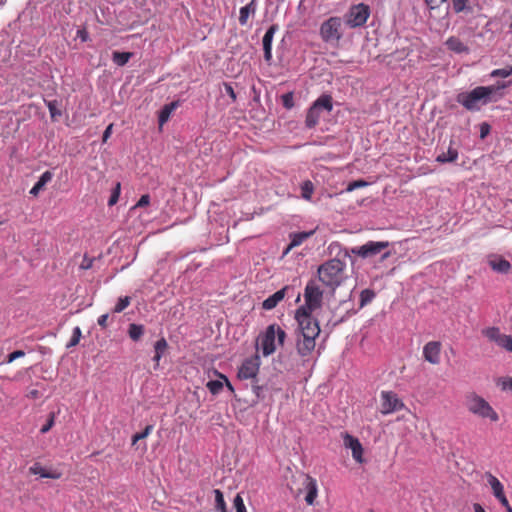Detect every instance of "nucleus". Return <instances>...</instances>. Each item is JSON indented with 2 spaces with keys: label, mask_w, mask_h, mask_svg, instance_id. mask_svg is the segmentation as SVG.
<instances>
[{
  "label": "nucleus",
  "mask_w": 512,
  "mask_h": 512,
  "mask_svg": "<svg viewBox=\"0 0 512 512\" xmlns=\"http://www.w3.org/2000/svg\"><path fill=\"white\" fill-rule=\"evenodd\" d=\"M502 506L505 508L506 512H512V507L509 501L506 504H502Z\"/></svg>",
  "instance_id": "680f3d73"
},
{
  "label": "nucleus",
  "mask_w": 512,
  "mask_h": 512,
  "mask_svg": "<svg viewBox=\"0 0 512 512\" xmlns=\"http://www.w3.org/2000/svg\"><path fill=\"white\" fill-rule=\"evenodd\" d=\"M314 192L313 183L310 180L304 181L301 185V196L305 200H310Z\"/></svg>",
  "instance_id": "7c9ffc66"
},
{
  "label": "nucleus",
  "mask_w": 512,
  "mask_h": 512,
  "mask_svg": "<svg viewBox=\"0 0 512 512\" xmlns=\"http://www.w3.org/2000/svg\"><path fill=\"white\" fill-rule=\"evenodd\" d=\"M314 230L308 231V232H298V233H292L290 234L291 242L288 245L286 251L284 254H287L291 249L294 247H297L301 245L305 240L310 238L314 234Z\"/></svg>",
  "instance_id": "412c9836"
},
{
  "label": "nucleus",
  "mask_w": 512,
  "mask_h": 512,
  "mask_svg": "<svg viewBox=\"0 0 512 512\" xmlns=\"http://www.w3.org/2000/svg\"><path fill=\"white\" fill-rule=\"evenodd\" d=\"M168 344L165 338H161L158 341H156L154 345L155 355L153 357V360L156 362V364H159V361L161 357L165 354L167 351Z\"/></svg>",
  "instance_id": "a878e982"
},
{
  "label": "nucleus",
  "mask_w": 512,
  "mask_h": 512,
  "mask_svg": "<svg viewBox=\"0 0 512 512\" xmlns=\"http://www.w3.org/2000/svg\"><path fill=\"white\" fill-rule=\"evenodd\" d=\"M391 253L388 251V252H385L383 255H382V260H385L387 259L388 257H390Z\"/></svg>",
  "instance_id": "e2e57ef3"
},
{
  "label": "nucleus",
  "mask_w": 512,
  "mask_h": 512,
  "mask_svg": "<svg viewBox=\"0 0 512 512\" xmlns=\"http://www.w3.org/2000/svg\"><path fill=\"white\" fill-rule=\"evenodd\" d=\"M149 203H150V196L148 194L142 195L140 197V199L138 200L137 204L135 205V208L147 206V205H149Z\"/></svg>",
  "instance_id": "09e8293b"
},
{
  "label": "nucleus",
  "mask_w": 512,
  "mask_h": 512,
  "mask_svg": "<svg viewBox=\"0 0 512 512\" xmlns=\"http://www.w3.org/2000/svg\"><path fill=\"white\" fill-rule=\"evenodd\" d=\"M54 417H55V416H54V414H53V413H52V414H50V416H49V419H48L47 423H46L44 426H42V428H41V430H40V432H41L42 434L47 433V432H48V431L53 427V425H54Z\"/></svg>",
  "instance_id": "a18cd8bd"
},
{
  "label": "nucleus",
  "mask_w": 512,
  "mask_h": 512,
  "mask_svg": "<svg viewBox=\"0 0 512 512\" xmlns=\"http://www.w3.org/2000/svg\"><path fill=\"white\" fill-rule=\"evenodd\" d=\"M290 490L299 496L302 493H306L305 501L308 505H313L318 496V485L315 478L309 474L300 472L292 477L290 482Z\"/></svg>",
  "instance_id": "20e7f679"
},
{
  "label": "nucleus",
  "mask_w": 512,
  "mask_h": 512,
  "mask_svg": "<svg viewBox=\"0 0 512 512\" xmlns=\"http://www.w3.org/2000/svg\"><path fill=\"white\" fill-rule=\"evenodd\" d=\"M473 509L474 512H485L484 508L479 503H475Z\"/></svg>",
  "instance_id": "052dcab7"
},
{
  "label": "nucleus",
  "mask_w": 512,
  "mask_h": 512,
  "mask_svg": "<svg viewBox=\"0 0 512 512\" xmlns=\"http://www.w3.org/2000/svg\"><path fill=\"white\" fill-rule=\"evenodd\" d=\"M388 246V241H368L362 246L351 248V253L365 259L381 253Z\"/></svg>",
  "instance_id": "9d476101"
},
{
  "label": "nucleus",
  "mask_w": 512,
  "mask_h": 512,
  "mask_svg": "<svg viewBox=\"0 0 512 512\" xmlns=\"http://www.w3.org/2000/svg\"><path fill=\"white\" fill-rule=\"evenodd\" d=\"M286 337V332L279 325H269L258 338L263 356L267 357L276 351V340L279 346H283Z\"/></svg>",
  "instance_id": "423d86ee"
},
{
  "label": "nucleus",
  "mask_w": 512,
  "mask_h": 512,
  "mask_svg": "<svg viewBox=\"0 0 512 512\" xmlns=\"http://www.w3.org/2000/svg\"><path fill=\"white\" fill-rule=\"evenodd\" d=\"M132 52H119L114 51L112 54V60L117 66H124L128 63V61L132 58Z\"/></svg>",
  "instance_id": "bb28decb"
},
{
  "label": "nucleus",
  "mask_w": 512,
  "mask_h": 512,
  "mask_svg": "<svg viewBox=\"0 0 512 512\" xmlns=\"http://www.w3.org/2000/svg\"><path fill=\"white\" fill-rule=\"evenodd\" d=\"M153 431V425H147L142 432L136 433L132 437V444L137 443L139 440L145 439Z\"/></svg>",
  "instance_id": "c9c22d12"
},
{
  "label": "nucleus",
  "mask_w": 512,
  "mask_h": 512,
  "mask_svg": "<svg viewBox=\"0 0 512 512\" xmlns=\"http://www.w3.org/2000/svg\"><path fill=\"white\" fill-rule=\"evenodd\" d=\"M53 178V174L50 171H45L36 182V184L30 190V194L37 196L41 190L44 189L45 185L50 182Z\"/></svg>",
  "instance_id": "5701e85b"
},
{
  "label": "nucleus",
  "mask_w": 512,
  "mask_h": 512,
  "mask_svg": "<svg viewBox=\"0 0 512 512\" xmlns=\"http://www.w3.org/2000/svg\"><path fill=\"white\" fill-rule=\"evenodd\" d=\"M177 106H178V102H171V103L165 105L161 109V111L159 113V118H158L160 127L163 126L168 121L171 113L177 108Z\"/></svg>",
  "instance_id": "393cba45"
},
{
  "label": "nucleus",
  "mask_w": 512,
  "mask_h": 512,
  "mask_svg": "<svg viewBox=\"0 0 512 512\" xmlns=\"http://www.w3.org/2000/svg\"><path fill=\"white\" fill-rule=\"evenodd\" d=\"M262 389H263V387L258 384H253V386H252V391L255 394L257 401L263 399Z\"/></svg>",
  "instance_id": "3c124183"
},
{
  "label": "nucleus",
  "mask_w": 512,
  "mask_h": 512,
  "mask_svg": "<svg viewBox=\"0 0 512 512\" xmlns=\"http://www.w3.org/2000/svg\"><path fill=\"white\" fill-rule=\"evenodd\" d=\"M507 86L508 84L500 82L496 85L478 86L471 91L459 93L456 100L468 111H479L482 106L497 101L498 98L494 96Z\"/></svg>",
  "instance_id": "f03ea898"
},
{
  "label": "nucleus",
  "mask_w": 512,
  "mask_h": 512,
  "mask_svg": "<svg viewBox=\"0 0 512 512\" xmlns=\"http://www.w3.org/2000/svg\"><path fill=\"white\" fill-rule=\"evenodd\" d=\"M26 396L30 399H38L40 397V392L37 389H31L27 392Z\"/></svg>",
  "instance_id": "4d7b16f0"
},
{
  "label": "nucleus",
  "mask_w": 512,
  "mask_h": 512,
  "mask_svg": "<svg viewBox=\"0 0 512 512\" xmlns=\"http://www.w3.org/2000/svg\"><path fill=\"white\" fill-rule=\"evenodd\" d=\"M369 15V7L363 3H360L350 8L347 14L346 22L350 27H360L366 23Z\"/></svg>",
  "instance_id": "f8f14e48"
},
{
  "label": "nucleus",
  "mask_w": 512,
  "mask_h": 512,
  "mask_svg": "<svg viewBox=\"0 0 512 512\" xmlns=\"http://www.w3.org/2000/svg\"><path fill=\"white\" fill-rule=\"evenodd\" d=\"M485 476L488 481V484L492 489V494L494 495V497L501 503V505L506 504L508 502V499L505 495L503 484L499 481V479L496 476H494L490 472H487Z\"/></svg>",
  "instance_id": "dca6fc26"
},
{
  "label": "nucleus",
  "mask_w": 512,
  "mask_h": 512,
  "mask_svg": "<svg viewBox=\"0 0 512 512\" xmlns=\"http://www.w3.org/2000/svg\"><path fill=\"white\" fill-rule=\"evenodd\" d=\"M47 108L49 110L50 116L52 120H56L58 117L62 115V112L60 109H58V103L57 101H48L46 102Z\"/></svg>",
  "instance_id": "473e14b6"
},
{
  "label": "nucleus",
  "mask_w": 512,
  "mask_h": 512,
  "mask_svg": "<svg viewBox=\"0 0 512 512\" xmlns=\"http://www.w3.org/2000/svg\"><path fill=\"white\" fill-rule=\"evenodd\" d=\"M283 106L291 109L294 106L293 94L291 92L282 95Z\"/></svg>",
  "instance_id": "79ce46f5"
},
{
  "label": "nucleus",
  "mask_w": 512,
  "mask_h": 512,
  "mask_svg": "<svg viewBox=\"0 0 512 512\" xmlns=\"http://www.w3.org/2000/svg\"><path fill=\"white\" fill-rule=\"evenodd\" d=\"M490 131V126L487 123H483L480 127V137L485 138Z\"/></svg>",
  "instance_id": "864d4df0"
},
{
  "label": "nucleus",
  "mask_w": 512,
  "mask_h": 512,
  "mask_svg": "<svg viewBox=\"0 0 512 512\" xmlns=\"http://www.w3.org/2000/svg\"><path fill=\"white\" fill-rule=\"evenodd\" d=\"M489 265L494 271L499 273H508L511 268L510 262L502 257L489 260Z\"/></svg>",
  "instance_id": "b1692460"
},
{
  "label": "nucleus",
  "mask_w": 512,
  "mask_h": 512,
  "mask_svg": "<svg viewBox=\"0 0 512 512\" xmlns=\"http://www.w3.org/2000/svg\"><path fill=\"white\" fill-rule=\"evenodd\" d=\"M365 186H367V182L366 181H364V180H356V181H353V182L349 183L346 190L348 192H351V191H354L355 189L362 188V187H365Z\"/></svg>",
  "instance_id": "37998d69"
},
{
  "label": "nucleus",
  "mask_w": 512,
  "mask_h": 512,
  "mask_svg": "<svg viewBox=\"0 0 512 512\" xmlns=\"http://www.w3.org/2000/svg\"><path fill=\"white\" fill-rule=\"evenodd\" d=\"M215 508L220 512H228L223 493L219 489L214 490Z\"/></svg>",
  "instance_id": "c756f323"
},
{
  "label": "nucleus",
  "mask_w": 512,
  "mask_h": 512,
  "mask_svg": "<svg viewBox=\"0 0 512 512\" xmlns=\"http://www.w3.org/2000/svg\"><path fill=\"white\" fill-rule=\"evenodd\" d=\"M333 109L332 97L328 94L321 95L308 109L305 119L306 127L314 128L321 118L322 111L328 113Z\"/></svg>",
  "instance_id": "0eeeda50"
},
{
  "label": "nucleus",
  "mask_w": 512,
  "mask_h": 512,
  "mask_svg": "<svg viewBox=\"0 0 512 512\" xmlns=\"http://www.w3.org/2000/svg\"><path fill=\"white\" fill-rule=\"evenodd\" d=\"M289 290L288 286L276 291L273 295L269 296L262 303V307L265 310H272L275 308L285 297L286 292Z\"/></svg>",
  "instance_id": "a211bd4d"
},
{
  "label": "nucleus",
  "mask_w": 512,
  "mask_h": 512,
  "mask_svg": "<svg viewBox=\"0 0 512 512\" xmlns=\"http://www.w3.org/2000/svg\"><path fill=\"white\" fill-rule=\"evenodd\" d=\"M322 302L323 291L314 281H309L304 289V304L295 311V346L297 353L304 359L313 353L321 332L319 322L312 313L322 306Z\"/></svg>",
  "instance_id": "f257e3e1"
},
{
  "label": "nucleus",
  "mask_w": 512,
  "mask_h": 512,
  "mask_svg": "<svg viewBox=\"0 0 512 512\" xmlns=\"http://www.w3.org/2000/svg\"><path fill=\"white\" fill-rule=\"evenodd\" d=\"M217 374H218L219 378H220V379H222V380L224 381V383H225L226 387H227L231 392H234V388H233L232 384L230 383V381L228 380V378H227L225 375L221 374V373H217Z\"/></svg>",
  "instance_id": "6e6d98bb"
},
{
  "label": "nucleus",
  "mask_w": 512,
  "mask_h": 512,
  "mask_svg": "<svg viewBox=\"0 0 512 512\" xmlns=\"http://www.w3.org/2000/svg\"><path fill=\"white\" fill-rule=\"evenodd\" d=\"M453 145L454 141L451 140L447 151H442L440 154H438L436 161L441 164L455 162L458 159V150Z\"/></svg>",
  "instance_id": "6ab92c4d"
},
{
  "label": "nucleus",
  "mask_w": 512,
  "mask_h": 512,
  "mask_svg": "<svg viewBox=\"0 0 512 512\" xmlns=\"http://www.w3.org/2000/svg\"><path fill=\"white\" fill-rule=\"evenodd\" d=\"M442 345L439 341H430L423 347V358L433 365H438L441 360Z\"/></svg>",
  "instance_id": "4468645a"
},
{
  "label": "nucleus",
  "mask_w": 512,
  "mask_h": 512,
  "mask_svg": "<svg viewBox=\"0 0 512 512\" xmlns=\"http://www.w3.org/2000/svg\"><path fill=\"white\" fill-rule=\"evenodd\" d=\"M510 75H512V66L509 68L495 69L490 73V76L493 78H495V77L506 78Z\"/></svg>",
  "instance_id": "4c0bfd02"
},
{
  "label": "nucleus",
  "mask_w": 512,
  "mask_h": 512,
  "mask_svg": "<svg viewBox=\"0 0 512 512\" xmlns=\"http://www.w3.org/2000/svg\"><path fill=\"white\" fill-rule=\"evenodd\" d=\"M120 190H121V185L119 182L116 183L113 191H112V194L108 200V205L109 206H113L117 203L118 199H119V196H120Z\"/></svg>",
  "instance_id": "58836bf2"
},
{
  "label": "nucleus",
  "mask_w": 512,
  "mask_h": 512,
  "mask_svg": "<svg viewBox=\"0 0 512 512\" xmlns=\"http://www.w3.org/2000/svg\"><path fill=\"white\" fill-rule=\"evenodd\" d=\"M77 35L82 41H87L88 39V34L85 30H78Z\"/></svg>",
  "instance_id": "bf43d9fd"
},
{
  "label": "nucleus",
  "mask_w": 512,
  "mask_h": 512,
  "mask_svg": "<svg viewBox=\"0 0 512 512\" xmlns=\"http://www.w3.org/2000/svg\"><path fill=\"white\" fill-rule=\"evenodd\" d=\"M260 364V357L257 354L245 359L238 369L237 377L240 380L255 379L259 372Z\"/></svg>",
  "instance_id": "9b49d317"
},
{
  "label": "nucleus",
  "mask_w": 512,
  "mask_h": 512,
  "mask_svg": "<svg viewBox=\"0 0 512 512\" xmlns=\"http://www.w3.org/2000/svg\"><path fill=\"white\" fill-rule=\"evenodd\" d=\"M277 30L278 25L273 24L268 28L263 36L262 44L264 50V59L266 62H270L272 59V41Z\"/></svg>",
  "instance_id": "f3484780"
},
{
  "label": "nucleus",
  "mask_w": 512,
  "mask_h": 512,
  "mask_svg": "<svg viewBox=\"0 0 512 512\" xmlns=\"http://www.w3.org/2000/svg\"><path fill=\"white\" fill-rule=\"evenodd\" d=\"M81 336H82V332H81V329L80 327H75L73 329V333H72V337L69 341V343L67 344V347L70 348V347H74L76 345H78L80 339H81Z\"/></svg>",
  "instance_id": "e433bc0d"
},
{
  "label": "nucleus",
  "mask_w": 512,
  "mask_h": 512,
  "mask_svg": "<svg viewBox=\"0 0 512 512\" xmlns=\"http://www.w3.org/2000/svg\"><path fill=\"white\" fill-rule=\"evenodd\" d=\"M342 20L339 17H330L322 23L320 27V35L324 42H338L342 36L341 33Z\"/></svg>",
  "instance_id": "6e6552de"
},
{
  "label": "nucleus",
  "mask_w": 512,
  "mask_h": 512,
  "mask_svg": "<svg viewBox=\"0 0 512 512\" xmlns=\"http://www.w3.org/2000/svg\"><path fill=\"white\" fill-rule=\"evenodd\" d=\"M108 318H109V315L108 314H103L101 315L97 322H98V325L101 326L102 328H106L107 327V321H108Z\"/></svg>",
  "instance_id": "5fc2aeb1"
},
{
  "label": "nucleus",
  "mask_w": 512,
  "mask_h": 512,
  "mask_svg": "<svg viewBox=\"0 0 512 512\" xmlns=\"http://www.w3.org/2000/svg\"><path fill=\"white\" fill-rule=\"evenodd\" d=\"M380 412L388 415L405 408V404L393 391H382L380 394Z\"/></svg>",
  "instance_id": "1a4fd4ad"
},
{
  "label": "nucleus",
  "mask_w": 512,
  "mask_h": 512,
  "mask_svg": "<svg viewBox=\"0 0 512 512\" xmlns=\"http://www.w3.org/2000/svg\"><path fill=\"white\" fill-rule=\"evenodd\" d=\"M93 262H94V258H90L87 255H85L80 264V268L82 270H88V269L92 268Z\"/></svg>",
  "instance_id": "c03bdc74"
},
{
  "label": "nucleus",
  "mask_w": 512,
  "mask_h": 512,
  "mask_svg": "<svg viewBox=\"0 0 512 512\" xmlns=\"http://www.w3.org/2000/svg\"><path fill=\"white\" fill-rule=\"evenodd\" d=\"M224 382L221 380H211L206 384L207 389L213 394H218L223 388Z\"/></svg>",
  "instance_id": "72a5a7b5"
},
{
  "label": "nucleus",
  "mask_w": 512,
  "mask_h": 512,
  "mask_svg": "<svg viewBox=\"0 0 512 512\" xmlns=\"http://www.w3.org/2000/svg\"><path fill=\"white\" fill-rule=\"evenodd\" d=\"M257 10V0H251L246 6L240 8L239 23L247 25L250 16H254Z\"/></svg>",
  "instance_id": "aec40b11"
},
{
  "label": "nucleus",
  "mask_w": 512,
  "mask_h": 512,
  "mask_svg": "<svg viewBox=\"0 0 512 512\" xmlns=\"http://www.w3.org/2000/svg\"><path fill=\"white\" fill-rule=\"evenodd\" d=\"M234 507L236 509V512H247L243 498L240 494H237L234 498Z\"/></svg>",
  "instance_id": "a19ab883"
},
{
  "label": "nucleus",
  "mask_w": 512,
  "mask_h": 512,
  "mask_svg": "<svg viewBox=\"0 0 512 512\" xmlns=\"http://www.w3.org/2000/svg\"><path fill=\"white\" fill-rule=\"evenodd\" d=\"M375 297L374 291L370 289H365L360 294V306L363 307L366 304L370 303Z\"/></svg>",
  "instance_id": "f704fd0d"
},
{
  "label": "nucleus",
  "mask_w": 512,
  "mask_h": 512,
  "mask_svg": "<svg viewBox=\"0 0 512 512\" xmlns=\"http://www.w3.org/2000/svg\"><path fill=\"white\" fill-rule=\"evenodd\" d=\"M447 0H425L426 4L431 8L435 9L440 7Z\"/></svg>",
  "instance_id": "603ef678"
},
{
  "label": "nucleus",
  "mask_w": 512,
  "mask_h": 512,
  "mask_svg": "<svg viewBox=\"0 0 512 512\" xmlns=\"http://www.w3.org/2000/svg\"><path fill=\"white\" fill-rule=\"evenodd\" d=\"M318 278L321 283L334 291L346 279V263L338 258L330 259L318 267Z\"/></svg>",
  "instance_id": "7ed1b4c3"
},
{
  "label": "nucleus",
  "mask_w": 512,
  "mask_h": 512,
  "mask_svg": "<svg viewBox=\"0 0 512 512\" xmlns=\"http://www.w3.org/2000/svg\"><path fill=\"white\" fill-rule=\"evenodd\" d=\"M452 4L454 11L460 13L467 9L468 0H452Z\"/></svg>",
  "instance_id": "ea45409f"
},
{
  "label": "nucleus",
  "mask_w": 512,
  "mask_h": 512,
  "mask_svg": "<svg viewBox=\"0 0 512 512\" xmlns=\"http://www.w3.org/2000/svg\"><path fill=\"white\" fill-rule=\"evenodd\" d=\"M112 127H113V124H110L107 126V128L105 129L104 133H103V142H106L107 139L110 137L111 135V132H112Z\"/></svg>",
  "instance_id": "13d9d810"
},
{
  "label": "nucleus",
  "mask_w": 512,
  "mask_h": 512,
  "mask_svg": "<svg viewBox=\"0 0 512 512\" xmlns=\"http://www.w3.org/2000/svg\"><path fill=\"white\" fill-rule=\"evenodd\" d=\"M343 441H344V446L346 448L351 449L353 459L358 463H363L364 462L363 447H362L360 441L356 437H354L348 433L344 434Z\"/></svg>",
  "instance_id": "2eb2a0df"
},
{
  "label": "nucleus",
  "mask_w": 512,
  "mask_h": 512,
  "mask_svg": "<svg viewBox=\"0 0 512 512\" xmlns=\"http://www.w3.org/2000/svg\"><path fill=\"white\" fill-rule=\"evenodd\" d=\"M24 355H25L24 351H22V350H16V351H14V352H12V353H10V354L8 355L7 362H8V363H11V362H13V361H14V360H16V359H18V358H20V357H23Z\"/></svg>",
  "instance_id": "49530a36"
},
{
  "label": "nucleus",
  "mask_w": 512,
  "mask_h": 512,
  "mask_svg": "<svg viewBox=\"0 0 512 512\" xmlns=\"http://www.w3.org/2000/svg\"><path fill=\"white\" fill-rule=\"evenodd\" d=\"M143 333H144V328L142 325H138V324H134V323L129 325L128 334L132 340L138 341L142 337Z\"/></svg>",
  "instance_id": "c85d7f7f"
},
{
  "label": "nucleus",
  "mask_w": 512,
  "mask_h": 512,
  "mask_svg": "<svg viewBox=\"0 0 512 512\" xmlns=\"http://www.w3.org/2000/svg\"><path fill=\"white\" fill-rule=\"evenodd\" d=\"M465 407L473 415L488 419L491 422L499 421V415L496 410L482 396L475 392H469L465 396Z\"/></svg>",
  "instance_id": "39448f33"
},
{
  "label": "nucleus",
  "mask_w": 512,
  "mask_h": 512,
  "mask_svg": "<svg viewBox=\"0 0 512 512\" xmlns=\"http://www.w3.org/2000/svg\"><path fill=\"white\" fill-rule=\"evenodd\" d=\"M29 472L34 475H39L43 478L59 479L61 477V473L57 471H48L39 463H35L33 466H31L29 468Z\"/></svg>",
  "instance_id": "4be33fe9"
},
{
  "label": "nucleus",
  "mask_w": 512,
  "mask_h": 512,
  "mask_svg": "<svg viewBox=\"0 0 512 512\" xmlns=\"http://www.w3.org/2000/svg\"><path fill=\"white\" fill-rule=\"evenodd\" d=\"M446 44L450 50L457 52V53L466 52L468 50L467 47L464 45V43L455 37L449 38L447 40Z\"/></svg>",
  "instance_id": "cd10ccee"
},
{
  "label": "nucleus",
  "mask_w": 512,
  "mask_h": 512,
  "mask_svg": "<svg viewBox=\"0 0 512 512\" xmlns=\"http://www.w3.org/2000/svg\"><path fill=\"white\" fill-rule=\"evenodd\" d=\"M500 385L503 390H510L512 391V378L505 377L501 380Z\"/></svg>",
  "instance_id": "de8ad7c7"
},
{
  "label": "nucleus",
  "mask_w": 512,
  "mask_h": 512,
  "mask_svg": "<svg viewBox=\"0 0 512 512\" xmlns=\"http://www.w3.org/2000/svg\"><path fill=\"white\" fill-rule=\"evenodd\" d=\"M489 341L496 343L499 347L512 352V338L509 335L502 334L498 327H488L481 331Z\"/></svg>",
  "instance_id": "ddd939ff"
},
{
  "label": "nucleus",
  "mask_w": 512,
  "mask_h": 512,
  "mask_svg": "<svg viewBox=\"0 0 512 512\" xmlns=\"http://www.w3.org/2000/svg\"><path fill=\"white\" fill-rule=\"evenodd\" d=\"M130 302L131 298L129 296L120 297L113 308V312L120 313L124 311L130 305Z\"/></svg>",
  "instance_id": "2f4dec72"
},
{
  "label": "nucleus",
  "mask_w": 512,
  "mask_h": 512,
  "mask_svg": "<svg viewBox=\"0 0 512 512\" xmlns=\"http://www.w3.org/2000/svg\"><path fill=\"white\" fill-rule=\"evenodd\" d=\"M224 88H225L226 93L232 99V101L235 102L236 99H237V96H236V93H235L233 87L230 84H228V83H224Z\"/></svg>",
  "instance_id": "8fccbe9b"
}]
</instances>
